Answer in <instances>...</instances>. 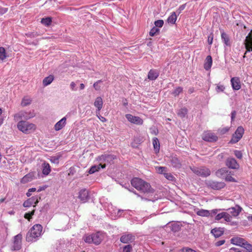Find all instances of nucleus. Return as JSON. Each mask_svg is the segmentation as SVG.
I'll return each mask as SVG.
<instances>
[{
    "label": "nucleus",
    "mask_w": 252,
    "mask_h": 252,
    "mask_svg": "<svg viewBox=\"0 0 252 252\" xmlns=\"http://www.w3.org/2000/svg\"><path fill=\"white\" fill-rule=\"evenodd\" d=\"M35 115L34 110L21 111L14 115V120L19 121L21 119L28 120L34 117Z\"/></svg>",
    "instance_id": "obj_5"
},
{
    "label": "nucleus",
    "mask_w": 252,
    "mask_h": 252,
    "mask_svg": "<svg viewBox=\"0 0 252 252\" xmlns=\"http://www.w3.org/2000/svg\"><path fill=\"white\" fill-rule=\"evenodd\" d=\"M116 157L111 155H102L97 158V160L100 162V164H103L104 163L106 165V163H111Z\"/></svg>",
    "instance_id": "obj_9"
},
{
    "label": "nucleus",
    "mask_w": 252,
    "mask_h": 252,
    "mask_svg": "<svg viewBox=\"0 0 252 252\" xmlns=\"http://www.w3.org/2000/svg\"><path fill=\"white\" fill-rule=\"evenodd\" d=\"M185 7H186V4H182L181 5H180L178 9V14H179L182 11H183L185 8Z\"/></svg>",
    "instance_id": "obj_63"
},
{
    "label": "nucleus",
    "mask_w": 252,
    "mask_h": 252,
    "mask_svg": "<svg viewBox=\"0 0 252 252\" xmlns=\"http://www.w3.org/2000/svg\"><path fill=\"white\" fill-rule=\"evenodd\" d=\"M221 37L222 42L224 43V44L225 45L228 46L230 45L229 38L226 33H225L224 32H222L221 33Z\"/></svg>",
    "instance_id": "obj_36"
},
{
    "label": "nucleus",
    "mask_w": 252,
    "mask_h": 252,
    "mask_svg": "<svg viewBox=\"0 0 252 252\" xmlns=\"http://www.w3.org/2000/svg\"><path fill=\"white\" fill-rule=\"evenodd\" d=\"M224 213L225 212H222L217 214L215 217V220H220V219H223V214H224Z\"/></svg>",
    "instance_id": "obj_52"
},
{
    "label": "nucleus",
    "mask_w": 252,
    "mask_h": 252,
    "mask_svg": "<svg viewBox=\"0 0 252 252\" xmlns=\"http://www.w3.org/2000/svg\"><path fill=\"white\" fill-rule=\"evenodd\" d=\"M132 251V246L130 245L125 246L123 248V252H131Z\"/></svg>",
    "instance_id": "obj_50"
},
{
    "label": "nucleus",
    "mask_w": 252,
    "mask_h": 252,
    "mask_svg": "<svg viewBox=\"0 0 252 252\" xmlns=\"http://www.w3.org/2000/svg\"><path fill=\"white\" fill-rule=\"evenodd\" d=\"M152 143L154 146V151L156 153L159 151L160 144L158 139L157 137H154L152 139Z\"/></svg>",
    "instance_id": "obj_30"
},
{
    "label": "nucleus",
    "mask_w": 252,
    "mask_h": 252,
    "mask_svg": "<svg viewBox=\"0 0 252 252\" xmlns=\"http://www.w3.org/2000/svg\"><path fill=\"white\" fill-rule=\"evenodd\" d=\"M225 89V87L223 85H218L216 87V91L218 93L223 92Z\"/></svg>",
    "instance_id": "obj_51"
},
{
    "label": "nucleus",
    "mask_w": 252,
    "mask_h": 252,
    "mask_svg": "<svg viewBox=\"0 0 252 252\" xmlns=\"http://www.w3.org/2000/svg\"><path fill=\"white\" fill-rule=\"evenodd\" d=\"M32 99L29 96H25L22 100L21 105L23 107H25L30 105L31 103Z\"/></svg>",
    "instance_id": "obj_37"
},
{
    "label": "nucleus",
    "mask_w": 252,
    "mask_h": 252,
    "mask_svg": "<svg viewBox=\"0 0 252 252\" xmlns=\"http://www.w3.org/2000/svg\"><path fill=\"white\" fill-rule=\"evenodd\" d=\"M164 24L163 21L162 20H158L155 22V25L156 27L161 28L163 26Z\"/></svg>",
    "instance_id": "obj_49"
},
{
    "label": "nucleus",
    "mask_w": 252,
    "mask_h": 252,
    "mask_svg": "<svg viewBox=\"0 0 252 252\" xmlns=\"http://www.w3.org/2000/svg\"><path fill=\"white\" fill-rule=\"evenodd\" d=\"M94 104L97 109L96 113L99 114L100 111L103 106L102 98L100 96L97 97L94 100Z\"/></svg>",
    "instance_id": "obj_21"
},
{
    "label": "nucleus",
    "mask_w": 252,
    "mask_h": 252,
    "mask_svg": "<svg viewBox=\"0 0 252 252\" xmlns=\"http://www.w3.org/2000/svg\"><path fill=\"white\" fill-rule=\"evenodd\" d=\"M66 124V117H63L58 121L54 126V129L56 131H59L65 126Z\"/></svg>",
    "instance_id": "obj_20"
},
{
    "label": "nucleus",
    "mask_w": 252,
    "mask_h": 252,
    "mask_svg": "<svg viewBox=\"0 0 252 252\" xmlns=\"http://www.w3.org/2000/svg\"><path fill=\"white\" fill-rule=\"evenodd\" d=\"M223 219L225 220V221L228 222H230L231 225H232L236 224V222L231 221L232 217L229 214L225 212L224 214H223Z\"/></svg>",
    "instance_id": "obj_38"
},
{
    "label": "nucleus",
    "mask_w": 252,
    "mask_h": 252,
    "mask_svg": "<svg viewBox=\"0 0 252 252\" xmlns=\"http://www.w3.org/2000/svg\"><path fill=\"white\" fill-rule=\"evenodd\" d=\"M97 117L98 118V119L102 122H105L107 121V120L104 117L101 116L99 115V114L96 113Z\"/></svg>",
    "instance_id": "obj_62"
},
{
    "label": "nucleus",
    "mask_w": 252,
    "mask_h": 252,
    "mask_svg": "<svg viewBox=\"0 0 252 252\" xmlns=\"http://www.w3.org/2000/svg\"><path fill=\"white\" fill-rule=\"evenodd\" d=\"M35 200V199L33 198H31L27 200V201H25L23 203V206L25 207H29L32 205V204L34 203V201Z\"/></svg>",
    "instance_id": "obj_41"
},
{
    "label": "nucleus",
    "mask_w": 252,
    "mask_h": 252,
    "mask_svg": "<svg viewBox=\"0 0 252 252\" xmlns=\"http://www.w3.org/2000/svg\"><path fill=\"white\" fill-rule=\"evenodd\" d=\"M42 173L44 175H48L51 172V167L48 163L44 162L42 165Z\"/></svg>",
    "instance_id": "obj_31"
},
{
    "label": "nucleus",
    "mask_w": 252,
    "mask_h": 252,
    "mask_svg": "<svg viewBox=\"0 0 252 252\" xmlns=\"http://www.w3.org/2000/svg\"><path fill=\"white\" fill-rule=\"evenodd\" d=\"M104 209L107 211L111 215L116 214V209L111 204H108V206L104 204Z\"/></svg>",
    "instance_id": "obj_29"
},
{
    "label": "nucleus",
    "mask_w": 252,
    "mask_h": 252,
    "mask_svg": "<svg viewBox=\"0 0 252 252\" xmlns=\"http://www.w3.org/2000/svg\"><path fill=\"white\" fill-rule=\"evenodd\" d=\"M17 127L19 130L25 133H30L35 128L34 124L24 121H20L17 124Z\"/></svg>",
    "instance_id": "obj_4"
},
{
    "label": "nucleus",
    "mask_w": 252,
    "mask_h": 252,
    "mask_svg": "<svg viewBox=\"0 0 252 252\" xmlns=\"http://www.w3.org/2000/svg\"><path fill=\"white\" fill-rule=\"evenodd\" d=\"M105 234L102 232H97L92 234L85 235L83 238L84 241L88 244H94L99 245L104 239Z\"/></svg>",
    "instance_id": "obj_2"
},
{
    "label": "nucleus",
    "mask_w": 252,
    "mask_h": 252,
    "mask_svg": "<svg viewBox=\"0 0 252 252\" xmlns=\"http://www.w3.org/2000/svg\"><path fill=\"white\" fill-rule=\"evenodd\" d=\"M36 191V189L34 188H31L29 189L27 193V196L28 197H30L32 195V192H34Z\"/></svg>",
    "instance_id": "obj_58"
},
{
    "label": "nucleus",
    "mask_w": 252,
    "mask_h": 252,
    "mask_svg": "<svg viewBox=\"0 0 252 252\" xmlns=\"http://www.w3.org/2000/svg\"><path fill=\"white\" fill-rule=\"evenodd\" d=\"M245 46L247 51L252 52V30L246 38Z\"/></svg>",
    "instance_id": "obj_18"
},
{
    "label": "nucleus",
    "mask_w": 252,
    "mask_h": 252,
    "mask_svg": "<svg viewBox=\"0 0 252 252\" xmlns=\"http://www.w3.org/2000/svg\"><path fill=\"white\" fill-rule=\"evenodd\" d=\"M59 158L57 157H52L50 159V161L54 163H59Z\"/></svg>",
    "instance_id": "obj_57"
},
{
    "label": "nucleus",
    "mask_w": 252,
    "mask_h": 252,
    "mask_svg": "<svg viewBox=\"0 0 252 252\" xmlns=\"http://www.w3.org/2000/svg\"><path fill=\"white\" fill-rule=\"evenodd\" d=\"M41 22L43 25L46 26H48L51 24L52 22V19L50 17L42 18Z\"/></svg>",
    "instance_id": "obj_42"
},
{
    "label": "nucleus",
    "mask_w": 252,
    "mask_h": 252,
    "mask_svg": "<svg viewBox=\"0 0 252 252\" xmlns=\"http://www.w3.org/2000/svg\"><path fill=\"white\" fill-rule=\"evenodd\" d=\"M131 184L136 189L142 192H148L151 191L150 185L140 178H134L131 180Z\"/></svg>",
    "instance_id": "obj_3"
},
{
    "label": "nucleus",
    "mask_w": 252,
    "mask_h": 252,
    "mask_svg": "<svg viewBox=\"0 0 252 252\" xmlns=\"http://www.w3.org/2000/svg\"><path fill=\"white\" fill-rule=\"evenodd\" d=\"M42 232V226L41 224L34 225L27 234L26 240L28 242H35L40 237Z\"/></svg>",
    "instance_id": "obj_1"
},
{
    "label": "nucleus",
    "mask_w": 252,
    "mask_h": 252,
    "mask_svg": "<svg viewBox=\"0 0 252 252\" xmlns=\"http://www.w3.org/2000/svg\"><path fill=\"white\" fill-rule=\"evenodd\" d=\"M164 177L169 181H174L175 179L173 175L170 173H164Z\"/></svg>",
    "instance_id": "obj_45"
},
{
    "label": "nucleus",
    "mask_w": 252,
    "mask_h": 252,
    "mask_svg": "<svg viewBox=\"0 0 252 252\" xmlns=\"http://www.w3.org/2000/svg\"><path fill=\"white\" fill-rule=\"evenodd\" d=\"M135 237L131 233L124 234L120 238V241L124 244H127L134 241Z\"/></svg>",
    "instance_id": "obj_13"
},
{
    "label": "nucleus",
    "mask_w": 252,
    "mask_h": 252,
    "mask_svg": "<svg viewBox=\"0 0 252 252\" xmlns=\"http://www.w3.org/2000/svg\"><path fill=\"white\" fill-rule=\"evenodd\" d=\"M106 165L105 164H99L98 165H94L92 166L89 169L88 172L90 174L94 173L95 172L98 171L100 168H105Z\"/></svg>",
    "instance_id": "obj_24"
},
{
    "label": "nucleus",
    "mask_w": 252,
    "mask_h": 252,
    "mask_svg": "<svg viewBox=\"0 0 252 252\" xmlns=\"http://www.w3.org/2000/svg\"><path fill=\"white\" fill-rule=\"evenodd\" d=\"M78 198L83 202H87L89 199L88 190L85 189H81L79 192Z\"/></svg>",
    "instance_id": "obj_15"
},
{
    "label": "nucleus",
    "mask_w": 252,
    "mask_h": 252,
    "mask_svg": "<svg viewBox=\"0 0 252 252\" xmlns=\"http://www.w3.org/2000/svg\"><path fill=\"white\" fill-rule=\"evenodd\" d=\"M244 133V128L241 126L238 127V128L236 130L235 133L233 134L232 137L231 138L230 142L232 143H237L242 137Z\"/></svg>",
    "instance_id": "obj_7"
},
{
    "label": "nucleus",
    "mask_w": 252,
    "mask_h": 252,
    "mask_svg": "<svg viewBox=\"0 0 252 252\" xmlns=\"http://www.w3.org/2000/svg\"><path fill=\"white\" fill-rule=\"evenodd\" d=\"M34 214V210H32L31 212L25 213L24 215V218L26 219H28L29 220H30V219L32 218V216Z\"/></svg>",
    "instance_id": "obj_46"
},
{
    "label": "nucleus",
    "mask_w": 252,
    "mask_h": 252,
    "mask_svg": "<svg viewBox=\"0 0 252 252\" xmlns=\"http://www.w3.org/2000/svg\"><path fill=\"white\" fill-rule=\"evenodd\" d=\"M101 82H102V81L100 80L94 84V87L96 90H99L100 89V87L98 86V84Z\"/></svg>",
    "instance_id": "obj_59"
},
{
    "label": "nucleus",
    "mask_w": 252,
    "mask_h": 252,
    "mask_svg": "<svg viewBox=\"0 0 252 252\" xmlns=\"http://www.w3.org/2000/svg\"><path fill=\"white\" fill-rule=\"evenodd\" d=\"M183 91V88L181 87H178L175 89V90L172 92V94L174 96H178Z\"/></svg>",
    "instance_id": "obj_44"
},
{
    "label": "nucleus",
    "mask_w": 252,
    "mask_h": 252,
    "mask_svg": "<svg viewBox=\"0 0 252 252\" xmlns=\"http://www.w3.org/2000/svg\"><path fill=\"white\" fill-rule=\"evenodd\" d=\"M177 16L176 12H173L167 19V22L169 24H174L177 20Z\"/></svg>",
    "instance_id": "obj_34"
},
{
    "label": "nucleus",
    "mask_w": 252,
    "mask_h": 252,
    "mask_svg": "<svg viewBox=\"0 0 252 252\" xmlns=\"http://www.w3.org/2000/svg\"><path fill=\"white\" fill-rule=\"evenodd\" d=\"M212 65V57L210 55L207 56L205 63L204 64V67L206 70H209Z\"/></svg>",
    "instance_id": "obj_27"
},
{
    "label": "nucleus",
    "mask_w": 252,
    "mask_h": 252,
    "mask_svg": "<svg viewBox=\"0 0 252 252\" xmlns=\"http://www.w3.org/2000/svg\"><path fill=\"white\" fill-rule=\"evenodd\" d=\"M7 11V9L0 6V15L3 14Z\"/></svg>",
    "instance_id": "obj_64"
},
{
    "label": "nucleus",
    "mask_w": 252,
    "mask_h": 252,
    "mask_svg": "<svg viewBox=\"0 0 252 252\" xmlns=\"http://www.w3.org/2000/svg\"><path fill=\"white\" fill-rule=\"evenodd\" d=\"M168 226L171 228V230L173 232L179 231L181 228V224L177 222H170L167 224Z\"/></svg>",
    "instance_id": "obj_25"
},
{
    "label": "nucleus",
    "mask_w": 252,
    "mask_h": 252,
    "mask_svg": "<svg viewBox=\"0 0 252 252\" xmlns=\"http://www.w3.org/2000/svg\"><path fill=\"white\" fill-rule=\"evenodd\" d=\"M234 154L235 156L239 159H241L242 158V154L241 152L239 151L236 150L234 152Z\"/></svg>",
    "instance_id": "obj_56"
},
{
    "label": "nucleus",
    "mask_w": 252,
    "mask_h": 252,
    "mask_svg": "<svg viewBox=\"0 0 252 252\" xmlns=\"http://www.w3.org/2000/svg\"><path fill=\"white\" fill-rule=\"evenodd\" d=\"M202 139L206 141L214 142L218 140V137L214 133L206 131L203 134Z\"/></svg>",
    "instance_id": "obj_12"
},
{
    "label": "nucleus",
    "mask_w": 252,
    "mask_h": 252,
    "mask_svg": "<svg viewBox=\"0 0 252 252\" xmlns=\"http://www.w3.org/2000/svg\"><path fill=\"white\" fill-rule=\"evenodd\" d=\"M228 210L232 216L236 217L240 214L242 209L239 206L236 205L235 207L229 208Z\"/></svg>",
    "instance_id": "obj_23"
},
{
    "label": "nucleus",
    "mask_w": 252,
    "mask_h": 252,
    "mask_svg": "<svg viewBox=\"0 0 252 252\" xmlns=\"http://www.w3.org/2000/svg\"><path fill=\"white\" fill-rule=\"evenodd\" d=\"M150 130L151 133L154 135H156L158 134V130L155 127L151 128Z\"/></svg>",
    "instance_id": "obj_61"
},
{
    "label": "nucleus",
    "mask_w": 252,
    "mask_h": 252,
    "mask_svg": "<svg viewBox=\"0 0 252 252\" xmlns=\"http://www.w3.org/2000/svg\"><path fill=\"white\" fill-rule=\"evenodd\" d=\"M211 233L216 238H218L223 234V232L220 228H215L211 230Z\"/></svg>",
    "instance_id": "obj_35"
},
{
    "label": "nucleus",
    "mask_w": 252,
    "mask_h": 252,
    "mask_svg": "<svg viewBox=\"0 0 252 252\" xmlns=\"http://www.w3.org/2000/svg\"><path fill=\"white\" fill-rule=\"evenodd\" d=\"M228 170L226 168H222L217 171L216 174L217 177L220 178H224L227 174Z\"/></svg>",
    "instance_id": "obj_26"
},
{
    "label": "nucleus",
    "mask_w": 252,
    "mask_h": 252,
    "mask_svg": "<svg viewBox=\"0 0 252 252\" xmlns=\"http://www.w3.org/2000/svg\"><path fill=\"white\" fill-rule=\"evenodd\" d=\"M230 82L233 90L238 91L241 89V83L240 79L239 77H234L231 78Z\"/></svg>",
    "instance_id": "obj_14"
},
{
    "label": "nucleus",
    "mask_w": 252,
    "mask_h": 252,
    "mask_svg": "<svg viewBox=\"0 0 252 252\" xmlns=\"http://www.w3.org/2000/svg\"><path fill=\"white\" fill-rule=\"evenodd\" d=\"M231 243L235 245L244 247L247 241L243 238L239 237H234L230 240Z\"/></svg>",
    "instance_id": "obj_16"
},
{
    "label": "nucleus",
    "mask_w": 252,
    "mask_h": 252,
    "mask_svg": "<svg viewBox=\"0 0 252 252\" xmlns=\"http://www.w3.org/2000/svg\"><path fill=\"white\" fill-rule=\"evenodd\" d=\"M22 238V235L20 234H19L14 237V242L11 248V249L12 251H17L21 249Z\"/></svg>",
    "instance_id": "obj_10"
},
{
    "label": "nucleus",
    "mask_w": 252,
    "mask_h": 252,
    "mask_svg": "<svg viewBox=\"0 0 252 252\" xmlns=\"http://www.w3.org/2000/svg\"><path fill=\"white\" fill-rule=\"evenodd\" d=\"M126 118L130 123L135 125H141L143 123V121L141 118L133 116L131 114H126Z\"/></svg>",
    "instance_id": "obj_11"
},
{
    "label": "nucleus",
    "mask_w": 252,
    "mask_h": 252,
    "mask_svg": "<svg viewBox=\"0 0 252 252\" xmlns=\"http://www.w3.org/2000/svg\"><path fill=\"white\" fill-rule=\"evenodd\" d=\"M190 169L194 174L202 177L209 176L211 174L209 169L205 167H190Z\"/></svg>",
    "instance_id": "obj_6"
},
{
    "label": "nucleus",
    "mask_w": 252,
    "mask_h": 252,
    "mask_svg": "<svg viewBox=\"0 0 252 252\" xmlns=\"http://www.w3.org/2000/svg\"><path fill=\"white\" fill-rule=\"evenodd\" d=\"M188 113V109L186 108H183L179 109L177 112L178 116L183 118H185Z\"/></svg>",
    "instance_id": "obj_39"
},
{
    "label": "nucleus",
    "mask_w": 252,
    "mask_h": 252,
    "mask_svg": "<svg viewBox=\"0 0 252 252\" xmlns=\"http://www.w3.org/2000/svg\"><path fill=\"white\" fill-rule=\"evenodd\" d=\"M226 165L228 167L231 169H238L239 167V165L236 159L232 158H229L227 159Z\"/></svg>",
    "instance_id": "obj_17"
},
{
    "label": "nucleus",
    "mask_w": 252,
    "mask_h": 252,
    "mask_svg": "<svg viewBox=\"0 0 252 252\" xmlns=\"http://www.w3.org/2000/svg\"><path fill=\"white\" fill-rule=\"evenodd\" d=\"M7 57L4 48L0 47V61H3Z\"/></svg>",
    "instance_id": "obj_40"
},
{
    "label": "nucleus",
    "mask_w": 252,
    "mask_h": 252,
    "mask_svg": "<svg viewBox=\"0 0 252 252\" xmlns=\"http://www.w3.org/2000/svg\"><path fill=\"white\" fill-rule=\"evenodd\" d=\"M170 162L172 166L174 168H180L182 165L180 160L175 156L170 157Z\"/></svg>",
    "instance_id": "obj_19"
},
{
    "label": "nucleus",
    "mask_w": 252,
    "mask_h": 252,
    "mask_svg": "<svg viewBox=\"0 0 252 252\" xmlns=\"http://www.w3.org/2000/svg\"><path fill=\"white\" fill-rule=\"evenodd\" d=\"M225 179L226 181H230V182H235L236 180L235 179L233 178L232 176L229 175H226V176L225 177Z\"/></svg>",
    "instance_id": "obj_54"
},
{
    "label": "nucleus",
    "mask_w": 252,
    "mask_h": 252,
    "mask_svg": "<svg viewBox=\"0 0 252 252\" xmlns=\"http://www.w3.org/2000/svg\"><path fill=\"white\" fill-rule=\"evenodd\" d=\"M54 77L52 75H50L48 76L45 77L43 80V85L44 87L47 86L48 85H50L54 80Z\"/></svg>",
    "instance_id": "obj_32"
},
{
    "label": "nucleus",
    "mask_w": 252,
    "mask_h": 252,
    "mask_svg": "<svg viewBox=\"0 0 252 252\" xmlns=\"http://www.w3.org/2000/svg\"><path fill=\"white\" fill-rule=\"evenodd\" d=\"M206 185L209 188L214 190H220L223 188L225 184L222 182H217L214 181H208L206 182Z\"/></svg>",
    "instance_id": "obj_8"
},
{
    "label": "nucleus",
    "mask_w": 252,
    "mask_h": 252,
    "mask_svg": "<svg viewBox=\"0 0 252 252\" xmlns=\"http://www.w3.org/2000/svg\"><path fill=\"white\" fill-rule=\"evenodd\" d=\"M180 252H196L195 251L188 248H184L180 250Z\"/></svg>",
    "instance_id": "obj_53"
},
{
    "label": "nucleus",
    "mask_w": 252,
    "mask_h": 252,
    "mask_svg": "<svg viewBox=\"0 0 252 252\" xmlns=\"http://www.w3.org/2000/svg\"><path fill=\"white\" fill-rule=\"evenodd\" d=\"M159 32V30L156 27H153L150 31L149 32V34L151 36H154L158 32Z\"/></svg>",
    "instance_id": "obj_47"
},
{
    "label": "nucleus",
    "mask_w": 252,
    "mask_h": 252,
    "mask_svg": "<svg viewBox=\"0 0 252 252\" xmlns=\"http://www.w3.org/2000/svg\"><path fill=\"white\" fill-rule=\"evenodd\" d=\"M220 210H221L220 209H217L212 210L210 211V216L212 217L215 215H217V213Z\"/></svg>",
    "instance_id": "obj_55"
},
{
    "label": "nucleus",
    "mask_w": 252,
    "mask_h": 252,
    "mask_svg": "<svg viewBox=\"0 0 252 252\" xmlns=\"http://www.w3.org/2000/svg\"><path fill=\"white\" fill-rule=\"evenodd\" d=\"M243 248H245L248 252H252V245L248 243L247 242L244 246Z\"/></svg>",
    "instance_id": "obj_48"
},
{
    "label": "nucleus",
    "mask_w": 252,
    "mask_h": 252,
    "mask_svg": "<svg viewBox=\"0 0 252 252\" xmlns=\"http://www.w3.org/2000/svg\"><path fill=\"white\" fill-rule=\"evenodd\" d=\"M33 179V173H30L27 174L25 176H24L22 179L21 180V182L22 184H26L29 182L32 181Z\"/></svg>",
    "instance_id": "obj_28"
},
{
    "label": "nucleus",
    "mask_w": 252,
    "mask_h": 252,
    "mask_svg": "<svg viewBox=\"0 0 252 252\" xmlns=\"http://www.w3.org/2000/svg\"><path fill=\"white\" fill-rule=\"evenodd\" d=\"M196 213L201 217H209L210 215V211L205 209H198Z\"/></svg>",
    "instance_id": "obj_33"
},
{
    "label": "nucleus",
    "mask_w": 252,
    "mask_h": 252,
    "mask_svg": "<svg viewBox=\"0 0 252 252\" xmlns=\"http://www.w3.org/2000/svg\"><path fill=\"white\" fill-rule=\"evenodd\" d=\"M159 72L157 69H151L148 74V78L150 80H155L159 76Z\"/></svg>",
    "instance_id": "obj_22"
},
{
    "label": "nucleus",
    "mask_w": 252,
    "mask_h": 252,
    "mask_svg": "<svg viewBox=\"0 0 252 252\" xmlns=\"http://www.w3.org/2000/svg\"><path fill=\"white\" fill-rule=\"evenodd\" d=\"M157 172L159 174H162L166 173L167 171V168L163 166H157L155 167Z\"/></svg>",
    "instance_id": "obj_43"
},
{
    "label": "nucleus",
    "mask_w": 252,
    "mask_h": 252,
    "mask_svg": "<svg viewBox=\"0 0 252 252\" xmlns=\"http://www.w3.org/2000/svg\"><path fill=\"white\" fill-rule=\"evenodd\" d=\"M224 243H225L224 240H220V241H218L217 242H216L215 246L217 247H219V246H220L222 245L223 244H224Z\"/></svg>",
    "instance_id": "obj_60"
}]
</instances>
